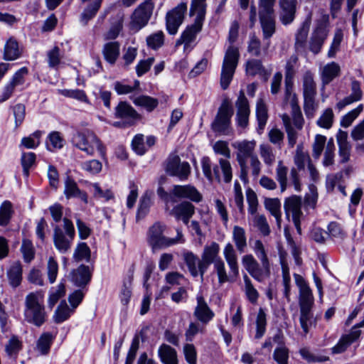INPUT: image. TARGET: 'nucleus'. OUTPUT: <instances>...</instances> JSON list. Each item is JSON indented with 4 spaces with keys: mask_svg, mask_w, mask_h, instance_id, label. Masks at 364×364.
Wrapping results in <instances>:
<instances>
[{
    "mask_svg": "<svg viewBox=\"0 0 364 364\" xmlns=\"http://www.w3.org/2000/svg\"><path fill=\"white\" fill-rule=\"evenodd\" d=\"M238 30V23L232 22L228 35V41L230 45L225 51L220 73V86L224 90L228 88L233 78L240 58L238 48L232 45L237 38Z\"/></svg>",
    "mask_w": 364,
    "mask_h": 364,
    "instance_id": "nucleus-1",
    "label": "nucleus"
},
{
    "mask_svg": "<svg viewBox=\"0 0 364 364\" xmlns=\"http://www.w3.org/2000/svg\"><path fill=\"white\" fill-rule=\"evenodd\" d=\"M206 0H192L190 6V16H196L194 23L188 26L176 41V46L184 45V50L193 48V43L203 28L206 14Z\"/></svg>",
    "mask_w": 364,
    "mask_h": 364,
    "instance_id": "nucleus-2",
    "label": "nucleus"
},
{
    "mask_svg": "<svg viewBox=\"0 0 364 364\" xmlns=\"http://www.w3.org/2000/svg\"><path fill=\"white\" fill-rule=\"evenodd\" d=\"M42 291L31 292L25 297L23 317L24 321L35 326H41L46 321L47 313L43 304Z\"/></svg>",
    "mask_w": 364,
    "mask_h": 364,
    "instance_id": "nucleus-3",
    "label": "nucleus"
},
{
    "mask_svg": "<svg viewBox=\"0 0 364 364\" xmlns=\"http://www.w3.org/2000/svg\"><path fill=\"white\" fill-rule=\"evenodd\" d=\"M166 230V225L161 222H156L149 227L146 239L153 252L185 242L182 230L180 228L176 229L177 235L175 238L165 236Z\"/></svg>",
    "mask_w": 364,
    "mask_h": 364,
    "instance_id": "nucleus-4",
    "label": "nucleus"
},
{
    "mask_svg": "<svg viewBox=\"0 0 364 364\" xmlns=\"http://www.w3.org/2000/svg\"><path fill=\"white\" fill-rule=\"evenodd\" d=\"M74 146L85 152L87 156H92L97 149L102 157L105 156V148L96 134L90 130L77 132L72 138Z\"/></svg>",
    "mask_w": 364,
    "mask_h": 364,
    "instance_id": "nucleus-5",
    "label": "nucleus"
},
{
    "mask_svg": "<svg viewBox=\"0 0 364 364\" xmlns=\"http://www.w3.org/2000/svg\"><path fill=\"white\" fill-rule=\"evenodd\" d=\"M233 109L228 98H225L218 108L215 119L212 122L211 128L213 132L223 135H230L232 133L231 127V118Z\"/></svg>",
    "mask_w": 364,
    "mask_h": 364,
    "instance_id": "nucleus-6",
    "label": "nucleus"
},
{
    "mask_svg": "<svg viewBox=\"0 0 364 364\" xmlns=\"http://www.w3.org/2000/svg\"><path fill=\"white\" fill-rule=\"evenodd\" d=\"M75 235V230L72 221L63 218V230L60 225L53 228V243L55 248L61 253H66L71 247Z\"/></svg>",
    "mask_w": 364,
    "mask_h": 364,
    "instance_id": "nucleus-7",
    "label": "nucleus"
},
{
    "mask_svg": "<svg viewBox=\"0 0 364 364\" xmlns=\"http://www.w3.org/2000/svg\"><path fill=\"white\" fill-rule=\"evenodd\" d=\"M232 147L237 150L236 159L240 168V179L244 183L248 182V166L247 159L255 156V149L256 142L254 140L237 141L232 144Z\"/></svg>",
    "mask_w": 364,
    "mask_h": 364,
    "instance_id": "nucleus-8",
    "label": "nucleus"
},
{
    "mask_svg": "<svg viewBox=\"0 0 364 364\" xmlns=\"http://www.w3.org/2000/svg\"><path fill=\"white\" fill-rule=\"evenodd\" d=\"M304 90V109L308 118H312L316 109L315 97L316 95V86L314 80V75L311 71H306L303 76Z\"/></svg>",
    "mask_w": 364,
    "mask_h": 364,
    "instance_id": "nucleus-9",
    "label": "nucleus"
},
{
    "mask_svg": "<svg viewBox=\"0 0 364 364\" xmlns=\"http://www.w3.org/2000/svg\"><path fill=\"white\" fill-rule=\"evenodd\" d=\"M154 3L152 0H144L139 4L131 16L130 27L136 31L146 26L153 14Z\"/></svg>",
    "mask_w": 364,
    "mask_h": 364,
    "instance_id": "nucleus-10",
    "label": "nucleus"
},
{
    "mask_svg": "<svg viewBox=\"0 0 364 364\" xmlns=\"http://www.w3.org/2000/svg\"><path fill=\"white\" fill-rule=\"evenodd\" d=\"M302 198L301 196L293 195L285 199L284 208L287 217L290 215L292 218L293 223L299 234H301V221L304 218V214L301 211Z\"/></svg>",
    "mask_w": 364,
    "mask_h": 364,
    "instance_id": "nucleus-11",
    "label": "nucleus"
},
{
    "mask_svg": "<svg viewBox=\"0 0 364 364\" xmlns=\"http://www.w3.org/2000/svg\"><path fill=\"white\" fill-rule=\"evenodd\" d=\"M166 172L181 181H186L191 173V166L187 161L181 162L178 155L171 154L166 161Z\"/></svg>",
    "mask_w": 364,
    "mask_h": 364,
    "instance_id": "nucleus-12",
    "label": "nucleus"
},
{
    "mask_svg": "<svg viewBox=\"0 0 364 364\" xmlns=\"http://www.w3.org/2000/svg\"><path fill=\"white\" fill-rule=\"evenodd\" d=\"M187 11L186 3H181L167 12L166 15V27L170 35H175L182 24L184 15Z\"/></svg>",
    "mask_w": 364,
    "mask_h": 364,
    "instance_id": "nucleus-13",
    "label": "nucleus"
},
{
    "mask_svg": "<svg viewBox=\"0 0 364 364\" xmlns=\"http://www.w3.org/2000/svg\"><path fill=\"white\" fill-rule=\"evenodd\" d=\"M295 283L299 288V309H313L314 298L309 286L303 278L298 274H294Z\"/></svg>",
    "mask_w": 364,
    "mask_h": 364,
    "instance_id": "nucleus-14",
    "label": "nucleus"
},
{
    "mask_svg": "<svg viewBox=\"0 0 364 364\" xmlns=\"http://www.w3.org/2000/svg\"><path fill=\"white\" fill-rule=\"evenodd\" d=\"M220 246L215 242H212L209 245H205L201 255V259L199 262V269L200 270V279L203 281V277L209 266L214 264L217 259L220 258L218 255Z\"/></svg>",
    "mask_w": 364,
    "mask_h": 364,
    "instance_id": "nucleus-15",
    "label": "nucleus"
},
{
    "mask_svg": "<svg viewBox=\"0 0 364 364\" xmlns=\"http://www.w3.org/2000/svg\"><path fill=\"white\" fill-rule=\"evenodd\" d=\"M235 107L237 109L235 117L237 125L242 129H245L249 124L250 108L248 100L242 90L239 93L238 97L235 102Z\"/></svg>",
    "mask_w": 364,
    "mask_h": 364,
    "instance_id": "nucleus-16",
    "label": "nucleus"
},
{
    "mask_svg": "<svg viewBox=\"0 0 364 364\" xmlns=\"http://www.w3.org/2000/svg\"><path fill=\"white\" fill-rule=\"evenodd\" d=\"M259 23L262 32V37L266 41L265 46H264V50H267L269 46V39L276 33V18L275 14H258Z\"/></svg>",
    "mask_w": 364,
    "mask_h": 364,
    "instance_id": "nucleus-17",
    "label": "nucleus"
},
{
    "mask_svg": "<svg viewBox=\"0 0 364 364\" xmlns=\"http://www.w3.org/2000/svg\"><path fill=\"white\" fill-rule=\"evenodd\" d=\"M242 263L247 272L259 282H262L264 279L270 277L265 274L264 268L259 267V262L251 254L242 256Z\"/></svg>",
    "mask_w": 364,
    "mask_h": 364,
    "instance_id": "nucleus-18",
    "label": "nucleus"
},
{
    "mask_svg": "<svg viewBox=\"0 0 364 364\" xmlns=\"http://www.w3.org/2000/svg\"><path fill=\"white\" fill-rule=\"evenodd\" d=\"M115 117L124 120L128 126L134 125L141 119L140 114L127 102H120L115 107Z\"/></svg>",
    "mask_w": 364,
    "mask_h": 364,
    "instance_id": "nucleus-19",
    "label": "nucleus"
},
{
    "mask_svg": "<svg viewBox=\"0 0 364 364\" xmlns=\"http://www.w3.org/2000/svg\"><path fill=\"white\" fill-rule=\"evenodd\" d=\"M196 301L197 305L195 307L193 315L203 324H207L213 318L215 314L201 294L197 296Z\"/></svg>",
    "mask_w": 364,
    "mask_h": 364,
    "instance_id": "nucleus-20",
    "label": "nucleus"
},
{
    "mask_svg": "<svg viewBox=\"0 0 364 364\" xmlns=\"http://www.w3.org/2000/svg\"><path fill=\"white\" fill-rule=\"evenodd\" d=\"M296 0H279V20L283 25H288L295 18Z\"/></svg>",
    "mask_w": 364,
    "mask_h": 364,
    "instance_id": "nucleus-21",
    "label": "nucleus"
},
{
    "mask_svg": "<svg viewBox=\"0 0 364 364\" xmlns=\"http://www.w3.org/2000/svg\"><path fill=\"white\" fill-rule=\"evenodd\" d=\"M172 195L173 198H188L196 203L200 202L203 198L198 190L191 185H174L172 188Z\"/></svg>",
    "mask_w": 364,
    "mask_h": 364,
    "instance_id": "nucleus-22",
    "label": "nucleus"
},
{
    "mask_svg": "<svg viewBox=\"0 0 364 364\" xmlns=\"http://www.w3.org/2000/svg\"><path fill=\"white\" fill-rule=\"evenodd\" d=\"M63 193L67 199L78 198L84 203H88V196L86 192L81 191L75 180L70 176H67L65 178Z\"/></svg>",
    "mask_w": 364,
    "mask_h": 364,
    "instance_id": "nucleus-23",
    "label": "nucleus"
},
{
    "mask_svg": "<svg viewBox=\"0 0 364 364\" xmlns=\"http://www.w3.org/2000/svg\"><path fill=\"white\" fill-rule=\"evenodd\" d=\"M195 213V207L190 202L184 201L176 205L171 211L176 220H181L184 224L188 225L190 218Z\"/></svg>",
    "mask_w": 364,
    "mask_h": 364,
    "instance_id": "nucleus-24",
    "label": "nucleus"
},
{
    "mask_svg": "<svg viewBox=\"0 0 364 364\" xmlns=\"http://www.w3.org/2000/svg\"><path fill=\"white\" fill-rule=\"evenodd\" d=\"M223 255L229 267L231 276L233 277H237L239 276L237 255L231 243L228 242L225 245L223 249Z\"/></svg>",
    "mask_w": 364,
    "mask_h": 364,
    "instance_id": "nucleus-25",
    "label": "nucleus"
},
{
    "mask_svg": "<svg viewBox=\"0 0 364 364\" xmlns=\"http://www.w3.org/2000/svg\"><path fill=\"white\" fill-rule=\"evenodd\" d=\"M92 271L88 266L80 265L71 272V280L78 287H85L91 280Z\"/></svg>",
    "mask_w": 364,
    "mask_h": 364,
    "instance_id": "nucleus-26",
    "label": "nucleus"
},
{
    "mask_svg": "<svg viewBox=\"0 0 364 364\" xmlns=\"http://www.w3.org/2000/svg\"><path fill=\"white\" fill-rule=\"evenodd\" d=\"M351 93L336 104L338 109L341 110L346 106L353 102L360 101L363 97V91L360 87V83L356 80H353L350 85Z\"/></svg>",
    "mask_w": 364,
    "mask_h": 364,
    "instance_id": "nucleus-27",
    "label": "nucleus"
},
{
    "mask_svg": "<svg viewBox=\"0 0 364 364\" xmlns=\"http://www.w3.org/2000/svg\"><path fill=\"white\" fill-rule=\"evenodd\" d=\"M252 248L257 257L259 259L262 267L264 268L265 274L267 275H271L270 262L267 256V252L262 242L260 240H256Z\"/></svg>",
    "mask_w": 364,
    "mask_h": 364,
    "instance_id": "nucleus-28",
    "label": "nucleus"
},
{
    "mask_svg": "<svg viewBox=\"0 0 364 364\" xmlns=\"http://www.w3.org/2000/svg\"><path fill=\"white\" fill-rule=\"evenodd\" d=\"M318 316H314L312 309H299V323L304 335H306L312 326H316Z\"/></svg>",
    "mask_w": 364,
    "mask_h": 364,
    "instance_id": "nucleus-29",
    "label": "nucleus"
},
{
    "mask_svg": "<svg viewBox=\"0 0 364 364\" xmlns=\"http://www.w3.org/2000/svg\"><path fill=\"white\" fill-rule=\"evenodd\" d=\"M183 258L191 276L193 277H196L198 275L200 276V270L198 265L200 259L190 251H184L183 252Z\"/></svg>",
    "mask_w": 364,
    "mask_h": 364,
    "instance_id": "nucleus-30",
    "label": "nucleus"
},
{
    "mask_svg": "<svg viewBox=\"0 0 364 364\" xmlns=\"http://www.w3.org/2000/svg\"><path fill=\"white\" fill-rule=\"evenodd\" d=\"M158 353L164 364H178L176 351L170 346L162 344L159 348Z\"/></svg>",
    "mask_w": 364,
    "mask_h": 364,
    "instance_id": "nucleus-31",
    "label": "nucleus"
},
{
    "mask_svg": "<svg viewBox=\"0 0 364 364\" xmlns=\"http://www.w3.org/2000/svg\"><path fill=\"white\" fill-rule=\"evenodd\" d=\"M232 240L237 251L240 253H243L247 245L246 232L243 228L238 225L233 227Z\"/></svg>",
    "mask_w": 364,
    "mask_h": 364,
    "instance_id": "nucleus-32",
    "label": "nucleus"
},
{
    "mask_svg": "<svg viewBox=\"0 0 364 364\" xmlns=\"http://www.w3.org/2000/svg\"><path fill=\"white\" fill-rule=\"evenodd\" d=\"M341 68L338 63L331 62L326 64L322 70L321 80L323 85L329 84L340 74Z\"/></svg>",
    "mask_w": 364,
    "mask_h": 364,
    "instance_id": "nucleus-33",
    "label": "nucleus"
},
{
    "mask_svg": "<svg viewBox=\"0 0 364 364\" xmlns=\"http://www.w3.org/2000/svg\"><path fill=\"white\" fill-rule=\"evenodd\" d=\"M7 277L11 287L16 288L22 280V267L20 262H14L7 271Z\"/></svg>",
    "mask_w": 364,
    "mask_h": 364,
    "instance_id": "nucleus-34",
    "label": "nucleus"
},
{
    "mask_svg": "<svg viewBox=\"0 0 364 364\" xmlns=\"http://www.w3.org/2000/svg\"><path fill=\"white\" fill-rule=\"evenodd\" d=\"M264 208L275 218L277 224L280 228L282 221L281 203L278 198H265Z\"/></svg>",
    "mask_w": 364,
    "mask_h": 364,
    "instance_id": "nucleus-35",
    "label": "nucleus"
},
{
    "mask_svg": "<svg viewBox=\"0 0 364 364\" xmlns=\"http://www.w3.org/2000/svg\"><path fill=\"white\" fill-rule=\"evenodd\" d=\"M312 161L308 152L304 151L302 145L296 146V153L294 156V163L295 169L304 171L306 165H309Z\"/></svg>",
    "mask_w": 364,
    "mask_h": 364,
    "instance_id": "nucleus-36",
    "label": "nucleus"
},
{
    "mask_svg": "<svg viewBox=\"0 0 364 364\" xmlns=\"http://www.w3.org/2000/svg\"><path fill=\"white\" fill-rule=\"evenodd\" d=\"M73 312V309H70L67 304L65 300H63L55 311L53 321L56 323H63L68 319Z\"/></svg>",
    "mask_w": 364,
    "mask_h": 364,
    "instance_id": "nucleus-37",
    "label": "nucleus"
},
{
    "mask_svg": "<svg viewBox=\"0 0 364 364\" xmlns=\"http://www.w3.org/2000/svg\"><path fill=\"white\" fill-rule=\"evenodd\" d=\"M21 52L17 41L10 38L6 43L4 50V58L6 60H14L19 58Z\"/></svg>",
    "mask_w": 364,
    "mask_h": 364,
    "instance_id": "nucleus-38",
    "label": "nucleus"
},
{
    "mask_svg": "<svg viewBox=\"0 0 364 364\" xmlns=\"http://www.w3.org/2000/svg\"><path fill=\"white\" fill-rule=\"evenodd\" d=\"M22 347L21 341L16 336H12L5 345V352L9 358L16 360Z\"/></svg>",
    "mask_w": 364,
    "mask_h": 364,
    "instance_id": "nucleus-39",
    "label": "nucleus"
},
{
    "mask_svg": "<svg viewBox=\"0 0 364 364\" xmlns=\"http://www.w3.org/2000/svg\"><path fill=\"white\" fill-rule=\"evenodd\" d=\"M153 193L150 191H146L139 200L138 210L136 213V219L144 218L149 212L151 205V197Z\"/></svg>",
    "mask_w": 364,
    "mask_h": 364,
    "instance_id": "nucleus-40",
    "label": "nucleus"
},
{
    "mask_svg": "<svg viewBox=\"0 0 364 364\" xmlns=\"http://www.w3.org/2000/svg\"><path fill=\"white\" fill-rule=\"evenodd\" d=\"M103 55L108 63L114 64L119 55V43L115 41L106 43L103 48Z\"/></svg>",
    "mask_w": 364,
    "mask_h": 364,
    "instance_id": "nucleus-41",
    "label": "nucleus"
},
{
    "mask_svg": "<svg viewBox=\"0 0 364 364\" xmlns=\"http://www.w3.org/2000/svg\"><path fill=\"white\" fill-rule=\"evenodd\" d=\"M288 168L284 165L283 161H279L276 168V179L279 182L282 193L284 192L288 186Z\"/></svg>",
    "mask_w": 364,
    "mask_h": 364,
    "instance_id": "nucleus-42",
    "label": "nucleus"
},
{
    "mask_svg": "<svg viewBox=\"0 0 364 364\" xmlns=\"http://www.w3.org/2000/svg\"><path fill=\"white\" fill-rule=\"evenodd\" d=\"M135 105L142 107L148 112H152L159 105L157 99L147 95H140L133 100Z\"/></svg>",
    "mask_w": 364,
    "mask_h": 364,
    "instance_id": "nucleus-43",
    "label": "nucleus"
},
{
    "mask_svg": "<svg viewBox=\"0 0 364 364\" xmlns=\"http://www.w3.org/2000/svg\"><path fill=\"white\" fill-rule=\"evenodd\" d=\"M326 35L321 30H317L315 31L309 42V49L314 54H317L320 52L322 45L326 39Z\"/></svg>",
    "mask_w": 364,
    "mask_h": 364,
    "instance_id": "nucleus-44",
    "label": "nucleus"
},
{
    "mask_svg": "<svg viewBox=\"0 0 364 364\" xmlns=\"http://www.w3.org/2000/svg\"><path fill=\"white\" fill-rule=\"evenodd\" d=\"M101 4L100 0H98L97 1H93L87 6L80 16V21L84 25H86L90 19L95 16L101 7Z\"/></svg>",
    "mask_w": 364,
    "mask_h": 364,
    "instance_id": "nucleus-45",
    "label": "nucleus"
},
{
    "mask_svg": "<svg viewBox=\"0 0 364 364\" xmlns=\"http://www.w3.org/2000/svg\"><path fill=\"white\" fill-rule=\"evenodd\" d=\"M256 115L259 129L263 130L268 119V114L267 106L262 99H259L257 102Z\"/></svg>",
    "mask_w": 364,
    "mask_h": 364,
    "instance_id": "nucleus-46",
    "label": "nucleus"
},
{
    "mask_svg": "<svg viewBox=\"0 0 364 364\" xmlns=\"http://www.w3.org/2000/svg\"><path fill=\"white\" fill-rule=\"evenodd\" d=\"M14 210L10 201L5 200L0 206V226L7 225L12 217Z\"/></svg>",
    "mask_w": 364,
    "mask_h": 364,
    "instance_id": "nucleus-47",
    "label": "nucleus"
},
{
    "mask_svg": "<svg viewBox=\"0 0 364 364\" xmlns=\"http://www.w3.org/2000/svg\"><path fill=\"white\" fill-rule=\"evenodd\" d=\"M245 71L247 75L255 76L256 75H263L265 73V69L261 60L250 59L246 62Z\"/></svg>",
    "mask_w": 364,
    "mask_h": 364,
    "instance_id": "nucleus-48",
    "label": "nucleus"
},
{
    "mask_svg": "<svg viewBox=\"0 0 364 364\" xmlns=\"http://www.w3.org/2000/svg\"><path fill=\"white\" fill-rule=\"evenodd\" d=\"M53 340V336L50 333L46 332L41 334L37 342V348L42 355L48 353Z\"/></svg>",
    "mask_w": 364,
    "mask_h": 364,
    "instance_id": "nucleus-49",
    "label": "nucleus"
},
{
    "mask_svg": "<svg viewBox=\"0 0 364 364\" xmlns=\"http://www.w3.org/2000/svg\"><path fill=\"white\" fill-rule=\"evenodd\" d=\"M334 121V114L331 108L326 109L316 121V124L323 129L331 128Z\"/></svg>",
    "mask_w": 364,
    "mask_h": 364,
    "instance_id": "nucleus-50",
    "label": "nucleus"
},
{
    "mask_svg": "<svg viewBox=\"0 0 364 364\" xmlns=\"http://www.w3.org/2000/svg\"><path fill=\"white\" fill-rule=\"evenodd\" d=\"M267 326V315L263 309H259L257 318H256V333L255 338H261L265 331Z\"/></svg>",
    "mask_w": 364,
    "mask_h": 364,
    "instance_id": "nucleus-51",
    "label": "nucleus"
},
{
    "mask_svg": "<svg viewBox=\"0 0 364 364\" xmlns=\"http://www.w3.org/2000/svg\"><path fill=\"white\" fill-rule=\"evenodd\" d=\"M252 222L263 236H267L270 233V228L264 215L257 214L252 218Z\"/></svg>",
    "mask_w": 364,
    "mask_h": 364,
    "instance_id": "nucleus-52",
    "label": "nucleus"
},
{
    "mask_svg": "<svg viewBox=\"0 0 364 364\" xmlns=\"http://www.w3.org/2000/svg\"><path fill=\"white\" fill-rule=\"evenodd\" d=\"M90 249L85 242L79 243L73 253V259L75 262H80L83 259L88 262L90 259Z\"/></svg>",
    "mask_w": 364,
    "mask_h": 364,
    "instance_id": "nucleus-53",
    "label": "nucleus"
},
{
    "mask_svg": "<svg viewBox=\"0 0 364 364\" xmlns=\"http://www.w3.org/2000/svg\"><path fill=\"white\" fill-rule=\"evenodd\" d=\"M214 270L218 278V283L223 284L230 281L224 261L219 258L213 264Z\"/></svg>",
    "mask_w": 364,
    "mask_h": 364,
    "instance_id": "nucleus-54",
    "label": "nucleus"
},
{
    "mask_svg": "<svg viewBox=\"0 0 364 364\" xmlns=\"http://www.w3.org/2000/svg\"><path fill=\"white\" fill-rule=\"evenodd\" d=\"M243 280L245 283V291L247 299L252 303L255 304L259 297L257 290L254 287L250 279L247 274H244Z\"/></svg>",
    "mask_w": 364,
    "mask_h": 364,
    "instance_id": "nucleus-55",
    "label": "nucleus"
},
{
    "mask_svg": "<svg viewBox=\"0 0 364 364\" xmlns=\"http://www.w3.org/2000/svg\"><path fill=\"white\" fill-rule=\"evenodd\" d=\"M335 146L333 143V139H330L327 142L323 159L322 161V164L323 166L327 167L330 166H333L334 164V157H335Z\"/></svg>",
    "mask_w": 364,
    "mask_h": 364,
    "instance_id": "nucleus-56",
    "label": "nucleus"
},
{
    "mask_svg": "<svg viewBox=\"0 0 364 364\" xmlns=\"http://www.w3.org/2000/svg\"><path fill=\"white\" fill-rule=\"evenodd\" d=\"M326 143V137L321 134H316L312 144V156L315 159H318L321 156L325 144Z\"/></svg>",
    "mask_w": 364,
    "mask_h": 364,
    "instance_id": "nucleus-57",
    "label": "nucleus"
},
{
    "mask_svg": "<svg viewBox=\"0 0 364 364\" xmlns=\"http://www.w3.org/2000/svg\"><path fill=\"white\" fill-rule=\"evenodd\" d=\"M65 294V289L63 284H60L55 289L53 288L50 291L48 299V307L53 309L59 299L64 296Z\"/></svg>",
    "mask_w": 364,
    "mask_h": 364,
    "instance_id": "nucleus-58",
    "label": "nucleus"
},
{
    "mask_svg": "<svg viewBox=\"0 0 364 364\" xmlns=\"http://www.w3.org/2000/svg\"><path fill=\"white\" fill-rule=\"evenodd\" d=\"M259 154L267 166H270L274 163L276 159L275 154L269 145L261 144L259 146Z\"/></svg>",
    "mask_w": 364,
    "mask_h": 364,
    "instance_id": "nucleus-59",
    "label": "nucleus"
},
{
    "mask_svg": "<svg viewBox=\"0 0 364 364\" xmlns=\"http://www.w3.org/2000/svg\"><path fill=\"white\" fill-rule=\"evenodd\" d=\"M299 353L309 363H321L329 360L328 356L312 353L306 348L300 349Z\"/></svg>",
    "mask_w": 364,
    "mask_h": 364,
    "instance_id": "nucleus-60",
    "label": "nucleus"
},
{
    "mask_svg": "<svg viewBox=\"0 0 364 364\" xmlns=\"http://www.w3.org/2000/svg\"><path fill=\"white\" fill-rule=\"evenodd\" d=\"M36 161V154L33 152L23 153L21 159L23 174L28 177L29 170Z\"/></svg>",
    "mask_w": 364,
    "mask_h": 364,
    "instance_id": "nucleus-61",
    "label": "nucleus"
},
{
    "mask_svg": "<svg viewBox=\"0 0 364 364\" xmlns=\"http://www.w3.org/2000/svg\"><path fill=\"white\" fill-rule=\"evenodd\" d=\"M21 251L26 262L29 263L33 259L35 256V250L31 241L28 240H23L21 247Z\"/></svg>",
    "mask_w": 364,
    "mask_h": 364,
    "instance_id": "nucleus-62",
    "label": "nucleus"
},
{
    "mask_svg": "<svg viewBox=\"0 0 364 364\" xmlns=\"http://www.w3.org/2000/svg\"><path fill=\"white\" fill-rule=\"evenodd\" d=\"M363 109V105H359L356 108L351 110L346 115H344L341 119V125L343 127H348L351 125L353 122L358 117L360 113Z\"/></svg>",
    "mask_w": 364,
    "mask_h": 364,
    "instance_id": "nucleus-63",
    "label": "nucleus"
},
{
    "mask_svg": "<svg viewBox=\"0 0 364 364\" xmlns=\"http://www.w3.org/2000/svg\"><path fill=\"white\" fill-rule=\"evenodd\" d=\"M164 42V35L161 31H157L146 38L147 45L153 48L157 49L163 46Z\"/></svg>",
    "mask_w": 364,
    "mask_h": 364,
    "instance_id": "nucleus-64",
    "label": "nucleus"
}]
</instances>
